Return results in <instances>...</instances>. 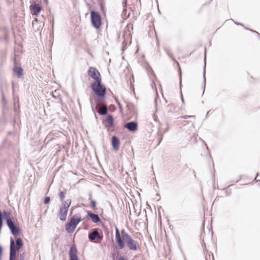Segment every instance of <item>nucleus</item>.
Masks as SVG:
<instances>
[{"label":"nucleus","mask_w":260,"mask_h":260,"mask_svg":"<svg viewBox=\"0 0 260 260\" xmlns=\"http://www.w3.org/2000/svg\"><path fill=\"white\" fill-rule=\"evenodd\" d=\"M112 144L114 150H117L119 147V141L115 136L112 138Z\"/></svg>","instance_id":"4468645a"},{"label":"nucleus","mask_w":260,"mask_h":260,"mask_svg":"<svg viewBox=\"0 0 260 260\" xmlns=\"http://www.w3.org/2000/svg\"><path fill=\"white\" fill-rule=\"evenodd\" d=\"M122 5H123V13H125V11L126 10V0H124V1L122 3Z\"/></svg>","instance_id":"b1692460"},{"label":"nucleus","mask_w":260,"mask_h":260,"mask_svg":"<svg viewBox=\"0 0 260 260\" xmlns=\"http://www.w3.org/2000/svg\"><path fill=\"white\" fill-rule=\"evenodd\" d=\"M51 22L52 23V29L53 30V27H54V20H52Z\"/></svg>","instance_id":"c756f323"},{"label":"nucleus","mask_w":260,"mask_h":260,"mask_svg":"<svg viewBox=\"0 0 260 260\" xmlns=\"http://www.w3.org/2000/svg\"><path fill=\"white\" fill-rule=\"evenodd\" d=\"M92 208H94L96 207V203L94 200H91Z\"/></svg>","instance_id":"bb28decb"},{"label":"nucleus","mask_w":260,"mask_h":260,"mask_svg":"<svg viewBox=\"0 0 260 260\" xmlns=\"http://www.w3.org/2000/svg\"><path fill=\"white\" fill-rule=\"evenodd\" d=\"M88 215L94 223H98L101 220L100 217L96 214L90 212H88Z\"/></svg>","instance_id":"2eb2a0df"},{"label":"nucleus","mask_w":260,"mask_h":260,"mask_svg":"<svg viewBox=\"0 0 260 260\" xmlns=\"http://www.w3.org/2000/svg\"><path fill=\"white\" fill-rule=\"evenodd\" d=\"M90 199L91 200V195H90Z\"/></svg>","instance_id":"2f4dec72"},{"label":"nucleus","mask_w":260,"mask_h":260,"mask_svg":"<svg viewBox=\"0 0 260 260\" xmlns=\"http://www.w3.org/2000/svg\"><path fill=\"white\" fill-rule=\"evenodd\" d=\"M71 204V201L68 200L63 202L61 207L60 208L59 217L60 220L65 221L66 220L68 211Z\"/></svg>","instance_id":"39448f33"},{"label":"nucleus","mask_w":260,"mask_h":260,"mask_svg":"<svg viewBox=\"0 0 260 260\" xmlns=\"http://www.w3.org/2000/svg\"><path fill=\"white\" fill-rule=\"evenodd\" d=\"M2 254V247L0 246V260H1Z\"/></svg>","instance_id":"c85d7f7f"},{"label":"nucleus","mask_w":260,"mask_h":260,"mask_svg":"<svg viewBox=\"0 0 260 260\" xmlns=\"http://www.w3.org/2000/svg\"><path fill=\"white\" fill-rule=\"evenodd\" d=\"M88 75L91 78H93L95 81H98L99 79H101L99 72L95 68L90 67L88 71Z\"/></svg>","instance_id":"6e6552de"},{"label":"nucleus","mask_w":260,"mask_h":260,"mask_svg":"<svg viewBox=\"0 0 260 260\" xmlns=\"http://www.w3.org/2000/svg\"><path fill=\"white\" fill-rule=\"evenodd\" d=\"M7 223L10 230L15 226L14 222L11 219H8Z\"/></svg>","instance_id":"412c9836"},{"label":"nucleus","mask_w":260,"mask_h":260,"mask_svg":"<svg viewBox=\"0 0 260 260\" xmlns=\"http://www.w3.org/2000/svg\"><path fill=\"white\" fill-rule=\"evenodd\" d=\"M117 260H126V259L123 258V257H120Z\"/></svg>","instance_id":"7c9ffc66"},{"label":"nucleus","mask_w":260,"mask_h":260,"mask_svg":"<svg viewBox=\"0 0 260 260\" xmlns=\"http://www.w3.org/2000/svg\"><path fill=\"white\" fill-rule=\"evenodd\" d=\"M81 221V217L79 215H74L69 223L66 225V230L69 233H72L76 229L78 224Z\"/></svg>","instance_id":"20e7f679"},{"label":"nucleus","mask_w":260,"mask_h":260,"mask_svg":"<svg viewBox=\"0 0 260 260\" xmlns=\"http://www.w3.org/2000/svg\"><path fill=\"white\" fill-rule=\"evenodd\" d=\"M124 127L131 132H135L138 129V124L135 121H131L126 123L124 125Z\"/></svg>","instance_id":"1a4fd4ad"},{"label":"nucleus","mask_w":260,"mask_h":260,"mask_svg":"<svg viewBox=\"0 0 260 260\" xmlns=\"http://www.w3.org/2000/svg\"><path fill=\"white\" fill-rule=\"evenodd\" d=\"M113 124V118L111 115H109L106 119V126H111Z\"/></svg>","instance_id":"f3484780"},{"label":"nucleus","mask_w":260,"mask_h":260,"mask_svg":"<svg viewBox=\"0 0 260 260\" xmlns=\"http://www.w3.org/2000/svg\"><path fill=\"white\" fill-rule=\"evenodd\" d=\"M98 112L101 115H105L107 113V108L106 106H103L99 109Z\"/></svg>","instance_id":"a211bd4d"},{"label":"nucleus","mask_w":260,"mask_h":260,"mask_svg":"<svg viewBox=\"0 0 260 260\" xmlns=\"http://www.w3.org/2000/svg\"><path fill=\"white\" fill-rule=\"evenodd\" d=\"M4 217L7 220L8 219H11L10 218V213L7 212H4Z\"/></svg>","instance_id":"5701e85b"},{"label":"nucleus","mask_w":260,"mask_h":260,"mask_svg":"<svg viewBox=\"0 0 260 260\" xmlns=\"http://www.w3.org/2000/svg\"><path fill=\"white\" fill-rule=\"evenodd\" d=\"M91 20L93 26L96 29L100 28L101 25V18L99 14L95 11L91 12Z\"/></svg>","instance_id":"0eeeda50"},{"label":"nucleus","mask_w":260,"mask_h":260,"mask_svg":"<svg viewBox=\"0 0 260 260\" xmlns=\"http://www.w3.org/2000/svg\"><path fill=\"white\" fill-rule=\"evenodd\" d=\"M14 72L17 74L18 78H21L23 76V70L20 67H15L14 69Z\"/></svg>","instance_id":"dca6fc26"},{"label":"nucleus","mask_w":260,"mask_h":260,"mask_svg":"<svg viewBox=\"0 0 260 260\" xmlns=\"http://www.w3.org/2000/svg\"><path fill=\"white\" fill-rule=\"evenodd\" d=\"M7 223L10 230L15 226L14 222L11 219H8Z\"/></svg>","instance_id":"aec40b11"},{"label":"nucleus","mask_w":260,"mask_h":260,"mask_svg":"<svg viewBox=\"0 0 260 260\" xmlns=\"http://www.w3.org/2000/svg\"><path fill=\"white\" fill-rule=\"evenodd\" d=\"M115 239L118 244L119 248L122 249L124 247V242L122 241L118 229L116 228Z\"/></svg>","instance_id":"9d476101"},{"label":"nucleus","mask_w":260,"mask_h":260,"mask_svg":"<svg viewBox=\"0 0 260 260\" xmlns=\"http://www.w3.org/2000/svg\"><path fill=\"white\" fill-rule=\"evenodd\" d=\"M50 199L49 197H46L44 200V204H48L50 202Z\"/></svg>","instance_id":"a878e982"},{"label":"nucleus","mask_w":260,"mask_h":260,"mask_svg":"<svg viewBox=\"0 0 260 260\" xmlns=\"http://www.w3.org/2000/svg\"><path fill=\"white\" fill-rule=\"evenodd\" d=\"M24 255H25L24 253L20 254V260H24Z\"/></svg>","instance_id":"cd10ccee"},{"label":"nucleus","mask_w":260,"mask_h":260,"mask_svg":"<svg viewBox=\"0 0 260 260\" xmlns=\"http://www.w3.org/2000/svg\"><path fill=\"white\" fill-rule=\"evenodd\" d=\"M23 245L22 239L17 238L16 241L13 238L10 239V260H16L17 251H19Z\"/></svg>","instance_id":"f257e3e1"},{"label":"nucleus","mask_w":260,"mask_h":260,"mask_svg":"<svg viewBox=\"0 0 260 260\" xmlns=\"http://www.w3.org/2000/svg\"><path fill=\"white\" fill-rule=\"evenodd\" d=\"M92 90L94 91L93 94L96 95H105L106 88L102 84L101 79H99L98 81L92 83L91 85Z\"/></svg>","instance_id":"f03ea898"},{"label":"nucleus","mask_w":260,"mask_h":260,"mask_svg":"<svg viewBox=\"0 0 260 260\" xmlns=\"http://www.w3.org/2000/svg\"><path fill=\"white\" fill-rule=\"evenodd\" d=\"M105 95H96L95 94H91L90 96L89 100L91 106L93 108L94 105L95 108L99 105L103 103Z\"/></svg>","instance_id":"423d86ee"},{"label":"nucleus","mask_w":260,"mask_h":260,"mask_svg":"<svg viewBox=\"0 0 260 260\" xmlns=\"http://www.w3.org/2000/svg\"><path fill=\"white\" fill-rule=\"evenodd\" d=\"M193 117V116H188V115H185V116H180V117H178V119H187V118H188V117Z\"/></svg>","instance_id":"393cba45"},{"label":"nucleus","mask_w":260,"mask_h":260,"mask_svg":"<svg viewBox=\"0 0 260 260\" xmlns=\"http://www.w3.org/2000/svg\"><path fill=\"white\" fill-rule=\"evenodd\" d=\"M88 238L91 241H93L95 240L96 238L101 239L102 237L100 235L98 231L94 230L92 232L89 234Z\"/></svg>","instance_id":"ddd939ff"},{"label":"nucleus","mask_w":260,"mask_h":260,"mask_svg":"<svg viewBox=\"0 0 260 260\" xmlns=\"http://www.w3.org/2000/svg\"><path fill=\"white\" fill-rule=\"evenodd\" d=\"M10 230L12 233L15 236H17L19 233V229L16 225L14 227L11 228Z\"/></svg>","instance_id":"6ab92c4d"},{"label":"nucleus","mask_w":260,"mask_h":260,"mask_svg":"<svg viewBox=\"0 0 260 260\" xmlns=\"http://www.w3.org/2000/svg\"><path fill=\"white\" fill-rule=\"evenodd\" d=\"M77 249L75 245H72L70 250V260H78L77 255Z\"/></svg>","instance_id":"9b49d317"},{"label":"nucleus","mask_w":260,"mask_h":260,"mask_svg":"<svg viewBox=\"0 0 260 260\" xmlns=\"http://www.w3.org/2000/svg\"><path fill=\"white\" fill-rule=\"evenodd\" d=\"M66 193V191H60L59 193V197L60 200L62 202L65 198V194Z\"/></svg>","instance_id":"4be33fe9"},{"label":"nucleus","mask_w":260,"mask_h":260,"mask_svg":"<svg viewBox=\"0 0 260 260\" xmlns=\"http://www.w3.org/2000/svg\"><path fill=\"white\" fill-rule=\"evenodd\" d=\"M30 11L33 15H37L42 10V7L39 4L31 5L30 7Z\"/></svg>","instance_id":"f8f14e48"},{"label":"nucleus","mask_w":260,"mask_h":260,"mask_svg":"<svg viewBox=\"0 0 260 260\" xmlns=\"http://www.w3.org/2000/svg\"><path fill=\"white\" fill-rule=\"evenodd\" d=\"M121 234L129 249L132 250H136L137 249V242L133 240L131 236L126 233L124 230L121 231Z\"/></svg>","instance_id":"7ed1b4c3"}]
</instances>
